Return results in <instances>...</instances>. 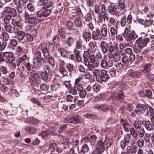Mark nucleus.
I'll use <instances>...</instances> for the list:
<instances>
[{"label":"nucleus","instance_id":"a878e982","mask_svg":"<svg viewBox=\"0 0 154 154\" xmlns=\"http://www.w3.org/2000/svg\"><path fill=\"white\" fill-rule=\"evenodd\" d=\"M95 45L93 42H89L87 47V50L89 51L90 53L94 52Z\"/></svg>","mask_w":154,"mask_h":154},{"label":"nucleus","instance_id":"a19ab883","mask_svg":"<svg viewBox=\"0 0 154 154\" xmlns=\"http://www.w3.org/2000/svg\"><path fill=\"white\" fill-rule=\"evenodd\" d=\"M66 42L68 46L71 47L73 44L74 41L73 38L69 37L66 40Z\"/></svg>","mask_w":154,"mask_h":154},{"label":"nucleus","instance_id":"a18cd8bd","mask_svg":"<svg viewBox=\"0 0 154 154\" xmlns=\"http://www.w3.org/2000/svg\"><path fill=\"white\" fill-rule=\"evenodd\" d=\"M151 66V65L150 64L148 63L145 65L144 66L143 68V72L145 74L147 73V72H149V71L150 70V66Z\"/></svg>","mask_w":154,"mask_h":154},{"label":"nucleus","instance_id":"2eb2a0df","mask_svg":"<svg viewBox=\"0 0 154 154\" xmlns=\"http://www.w3.org/2000/svg\"><path fill=\"white\" fill-rule=\"evenodd\" d=\"M106 9L105 5L104 4L101 5L100 3L99 4H96L94 6V11L95 13L98 14L101 12L102 8L103 7Z\"/></svg>","mask_w":154,"mask_h":154},{"label":"nucleus","instance_id":"79ce46f5","mask_svg":"<svg viewBox=\"0 0 154 154\" xmlns=\"http://www.w3.org/2000/svg\"><path fill=\"white\" fill-rule=\"evenodd\" d=\"M91 18V15L90 14L88 13L85 15L84 17V21L83 23H85V22H90Z\"/></svg>","mask_w":154,"mask_h":154},{"label":"nucleus","instance_id":"bb28decb","mask_svg":"<svg viewBox=\"0 0 154 154\" xmlns=\"http://www.w3.org/2000/svg\"><path fill=\"white\" fill-rule=\"evenodd\" d=\"M110 32L111 36L115 37V36L118 33V29L117 26H116L115 27L113 26H111L110 29Z\"/></svg>","mask_w":154,"mask_h":154},{"label":"nucleus","instance_id":"20e7f679","mask_svg":"<svg viewBox=\"0 0 154 154\" xmlns=\"http://www.w3.org/2000/svg\"><path fill=\"white\" fill-rule=\"evenodd\" d=\"M107 9H105L104 7L102 8L101 12H100L98 15V23H102L103 22L107 21L108 20V17L107 16Z\"/></svg>","mask_w":154,"mask_h":154},{"label":"nucleus","instance_id":"c03bdc74","mask_svg":"<svg viewBox=\"0 0 154 154\" xmlns=\"http://www.w3.org/2000/svg\"><path fill=\"white\" fill-rule=\"evenodd\" d=\"M83 36L86 41H89L91 38V34L88 32H84Z\"/></svg>","mask_w":154,"mask_h":154},{"label":"nucleus","instance_id":"cd10ccee","mask_svg":"<svg viewBox=\"0 0 154 154\" xmlns=\"http://www.w3.org/2000/svg\"><path fill=\"white\" fill-rule=\"evenodd\" d=\"M89 150V147L87 144H85L83 145L81 147L80 154H85V153L87 152Z\"/></svg>","mask_w":154,"mask_h":154},{"label":"nucleus","instance_id":"7ed1b4c3","mask_svg":"<svg viewBox=\"0 0 154 154\" xmlns=\"http://www.w3.org/2000/svg\"><path fill=\"white\" fill-rule=\"evenodd\" d=\"M52 11V9H43L42 7V8L39 11H37L36 15L37 17L39 18L42 17L46 18L51 14Z\"/></svg>","mask_w":154,"mask_h":154},{"label":"nucleus","instance_id":"4468645a","mask_svg":"<svg viewBox=\"0 0 154 154\" xmlns=\"http://www.w3.org/2000/svg\"><path fill=\"white\" fill-rule=\"evenodd\" d=\"M30 74L32 79L37 83L39 84L41 82V78L38 74L31 72H30Z\"/></svg>","mask_w":154,"mask_h":154},{"label":"nucleus","instance_id":"0e129e2a","mask_svg":"<svg viewBox=\"0 0 154 154\" xmlns=\"http://www.w3.org/2000/svg\"><path fill=\"white\" fill-rule=\"evenodd\" d=\"M92 72L93 75L96 77L99 76L100 74V71L98 69H94Z\"/></svg>","mask_w":154,"mask_h":154},{"label":"nucleus","instance_id":"5701e85b","mask_svg":"<svg viewBox=\"0 0 154 154\" xmlns=\"http://www.w3.org/2000/svg\"><path fill=\"white\" fill-rule=\"evenodd\" d=\"M25 33L22 31H20V32L17 35V39L19 42H21L24 39L25 36Z\"/></svg>","mask_w":154,"mask_h":154},{"label":"nucleus","instance_id":"393cba45","mask_svg":"<svg viewBox=\"0 0 154 154\" xmlns=\"http://www.w3.org/2000/svg\"><path fill=\"white\" fill-rule=\"evenodd\" d=\"M58 52L59 53L61 56L63 57H67L68 55V52L64 48H60L58 49Z\"/></svg>","mask_w":154,"mask_h":154},{"label":"nucleus","instance_id":"2f4dec72","mask_svg":"<svg viewBox=\"0 0 154 154\" xmlns=\"http://www.w3.org/2000/svg\"><path fill=\"white\" fill-rule=\"evenodd\" d=\"M82 42V40L80 39L77 40L75 42V48L79 50H82L83 48Z\"/></svg>","mask_w":154,"mask_h":154},{"label":"nucleus","instance_id":"69168bd1","mask_svg":"<svg viewBox=\"0 0 154 154\" xmlns=\"http://www.w3.org/2000/svg\"><path fill=\"white\" fill-rule=\"evenodd\" d=\"M7 63H9L8 65V66L10 69H13L16 68V64L15 63L13 62H10Z\"/></svg>","mask_w":154,"mask_h":154},{"label":"nucleus","instance_id":"9d476101","mask_svg":"<svg viewBox=\"0 0 154 154\" xmlns=\"http://www.w3.org/2000/svg\"><path fill=\"white\" fill-rule=\"evenodd\" d=\"M100 47L103 54H105L107 53L109 47V44L108 43L104 41H103L101 42Z\"/></svg>","mask_w":154,"mask_h":154},{"label":"nucleus","instance_id":"f704fd0d","mask_svg":"<svg viewBox=\"0 0 154 154\" xmlns=\"http://www.w3.org/2000/svg\"><path fill=\"white\" fill-rule=\"evenodd\" d=\"M66 68L69 72V75H71V73L73 71L74 66L70 63H67L66 65Z\"/></svg>","mask_w":154,"mask_h":154},{"label":"nucleus","instance_id":"4d7b16f0","mask_svg":"<svg viewBox=\"0 0 154 154\" xmlns=\"http://www.w3.org/2000/svg\"><path fill=\"white\" fill-rule=\"evenodd\" d=\"M100 32L103 37H105L107 36L108 32L106 27H104L101 29L100 30Z\"/></svg>","mask_w":154,"mask_h":154},{"label":"nucleus","instance_id":"680f3d73","mask_svg":"<svg viewBox=\"0 0 154 154\" xmlns=\"http://www.w3.org/2000/svg\"><path fill=\"white\" fill-rule=\"evenodd\" d=\"M5 31L10 33H12V26L10 25H7L5 26Z\"/></svg>","mask_w":154,"mask_h":154},{"label":"nucleus","instance_id":"9b49d317","mask_svg":"<svg viewBox=\"0 0 154 154\" xmlns=\"http://www.w3.org/2000/svg\"><path fill=\"white\" fill-rule=\"evenodd\" d=\"M100 76V81L104 82H107L109 78L107 71L105 70H102L101 71Z\"/></svg>","mask_w":154,"mask_h":154},{"label":"nucleus","instance_id":"f3484780","mask_svg":"<svg viewBox=\"0 0 154 154\" xmlns=\"http://www.w3.org/2000/svg\"><path fill=\"white\" fill-rule=\"evenodd\" d=\"M11 24L13 25L17 26L20 29H22L23 27V23L22 22L14 19H12Z\"/></svg>","mask_w":154,"mask_h":154},{"label":"nucleus","instance_id":"f03ea898","mask_svg":"<svg viewBox=\"0 0 154 154\" xmlns=\"http://www.w3.org/2000/svg\"><path fill=\"white\" fill-rule=\"evenodd\" d=\"M112 144V140L109 138H106L103 142L99 141L97 143V149L101 153L103 152L105 149V148H108Z\"/></svg>","mask_w":154,"mask_h":154},{"label":"nucleus","instance_id":"ddd939ff","mask_svg":"<svg viewBox=\"0 0 154 154\" xmlns=\"http://www.w3.org/2000/svg\"><path fill=\"white\" fill-rule=\"evenodd\" d=\"M138 150L137 147L128 146L127 147L126 153L127 154H133L135 153Z\"/></svg>","mask_w":154,"mask_h":154},{"label":"nucleus","instance_id":"0eeeda50","mask_svg":"<svg viewBox=\"0 0 154 154\" xmlns=\"http://www.w3.org/2000/svg\"><path fill=\"white\" fill-rule=\"evenodd\" d=\"M3 57L4 58V61L6 63L13 62L14 60L13 53L10 52H6L3 53L2 54Z\"/></svg>","mask_w":154,"mask_h":154},{"label":"nucleus","instance_id":"6e6d98bb","mask_svg":"<svg viewBox=\"0 0 154 154\" xmlns=\"http://www.w3.org/2000/svg\"><path fill=\"white\" fill-rule=\"evenodd\" d=\"M11 18V17L10 15L8 14L4 17L3 21L5 24H8L9 23V22Z\"/></svg>","mask_w":154,"mask_h":154},{"label":"nucleus","instance_id":"bf43d9fd","mask_svg":"<svg viewBox=\"0 0 154 154\" xmlns=\"http://www.w3.org/2000/svg\"><path fill=\"white\" fill-rule=\"evenodd\" d=\"M114 66L118 70H121L122 69L123 67V65L120 62L116 63Z\"/></svg>","mask_w":154,"mask_h":154},{"label":"nucleus","instance_id":"58836bf2","mask_svg":"<svg viewBox=\"0 0 154 154\" xmlns=\"http://www.w3.org/2000/svg\"><path fill=\"white\" fill-rule=\"evenodd\" d=\"M92 88L94 92H98L100 90V85L98 83H95L93 86Z\"/></svg>","mask_w":154,"mask_h":154},{"label":"nucleus","instance_id":"49530a36","mask_svg":"<svg viewBox=\"0 0 154 154\" xmlns=\"http://www.w3.org/2000/svg\"><path fill=\"white\" fill-rule=\"evenodd\" d=\"M83 116L86 118L92 119H95L97 118L96 115L86 113L84 114Z\"/></svg>","mask_w":154,"mask_h":154},{"label":"nucleus","instance_id":"c85d7f7f","mask_svg":"<svg viewBox=\"0 0 154 154\" xmlns=\"http://www.w3.org/2000/svg\"><path fill=\"white\" fill-rule=\"evenodd\" d=\"M100 36L99 31L97 29L93 31L92 34V38L94 40H97Z\"/></svg>","mask_w":154,"mask_h":154},{"label":"nucleus","instance_id":"603ef678","mask_svg":"<svg viewBox=\"0 0 154 154\" xmlns=\"http://www.w3.org/2000/svg\"><path fill=\"white\" fill-rule=\"evenodd\" d=\"M58 32L60 36L63 38L66 37V33L63 29H59Z\"/></svg>","mask_w":154,"mask_h":154},{"label":"nucleus","instance_id":"052dcab7","mask_svg":"<svg viewBox=\"0 0 154 154\" xmlns=\"http://www.w3.org/2000/svg\"><path fill=\"white\" fill-rule=\"evenodd\" d=\"M32 25L27 23H26V24L24 25V29L26 31H30L32 29Z\"/></svg>","mask_w":154,"mask_h":154},{"label":"nucleus","instance_id":"a211bd4d","mask_svg":"<svg viewBox=\"0 0 154 154\" xmlns=\"http://www.w3.org/2000/svg\"><path fill=\"white\" fill-rule=\"evenodd\" d=\"M129 77L134 78H138L142 75L140 72L134 71H129L128 73Z\"/></svg>","mask_w":154,"mask_h":154},{"label":"nucleus","instance_id":"09e8293b","mask_svg":"<svg viewBox=\"0 0 154 154\" xmlns=\"http://www.w3.org/2000/svg\"><path fill=\"white\" fill-rule=\"evenodd\" d=\"M145 77L149 79L150 81L153 80L154 79L153 75L150 72H147L145 74Z\"/></svg>","mask_w":154,"mask_h":154},{"label":"nucleus","instance_id":"e433bc0d","mask_svg":"<svg viewBox=\"0 0 154 154\" xmlns=\"http://www.w3.org/2000/svg\"><path fill=\"white\" fill-rule=\"evenodd\" d=\"M50 74L49 73H46L45 72H42L40 73V75L42 79L45 81H47L48 80V75Z\"/></svg>","mask_w":154,"mask_h":154},{"label":"nucleus","instance_id":"de8ad7c7","mask_svg":"<svg viewBox=\"0 0 154 154\" xmlns=\"http://www.w3.org/2000/svg\"><path fill=\"white\" fill-rule=\"evenodd\" d=\"M44 72L51 74V67L50 66L46 65L43 67Z\"/></svg>","mask_w":154,"mask_h":154},{"label":"nucleus","instance_id":"6e6552de","mask_svg":"<svg viewBox=\"0 0 154 154\" xmlns=\"http://www.w3.org/2000/svg\"><path fill=\"white\" fill-rule=\"evenodd\" d=\"M8 13L9 14V15L13 17L15 16L17 14V12L15 8L8 6L5 7L2 12L3 13Z\"/></svg>","mask_w":154,"mask_h":154},{"label":"nucleus","instance_id":"5fc2aeb1","mask_svg":"<svg viewBox=\"0 0 154 154\" xmlns=\"http://www.w3.org/2000/svg\"><path fill=\"white\" fill-rule=\"evenodd\" d=\"M133 125L136 129H140L142 126L141 123L137 120L133 122Z\"/></svg>","mask_w":154,"mask_h":154},{"label":"nucleus","instance_id":"72a5a7b5","mask_svg":"<svg viewBox=\"0 0 154 154\" xmlns=\"http://www.w3.org/2000/svg\"><path fill=\"white\" fill-rule=\"evenodd\" d=\"M58 71L59 73L62 75V76L64 77L67 75V70L65 68V67L58 68Z\"/></svg>","mask_w":154,"mask_h":154},{"label":"nucleus","instance_id":"774afa93","mask_svg":"<svg viewBox=\"0 0 154 154\" xmlns=\"http://www.w3.org/2000/svg\"><path fill=\"white\" fill-rule=\"evenodd\" d=\"M10 43L12 47L16 46L18 44V42L17 40L15 39H10Z\"/></svg>","mask_w":154,"mask_h":154},{"label":"nucleus","instance_id":"f257e3e1","mask_svg":"<svg viewBox=\"0 0 154 154\" xmlns=\"http://www.w3.org/2000/svg\"><path fill=\"white\" fill-rule=\"evenodd\" d=\"M114 44H111L109 45L108 57L109 59L112 58L114 62H116L120 60L121 57L119 51L118 44L114 43Z\"/></svg>","mask_w":154,"mask_h":154},{"label":"nucleus","instance_id":"b1692460","mask_svg":"<svg viewBox=\"0 0 154 154\" xmlns=\"http://www.w3.org/2000/svg\"><path fill=\"white\" fill-rule=\"evenodd\" d=\"M138 37V35L135 33L133 34L130 33L127 35L126 40L127 41H130L137 38Z\"/></svg>","mask_w":154,"mask_h":154},{"label":"nucleus","instance_id":"39448f33","mask_svg":"<svg viewBox=\"0 0 154 154\" xmlns=\"http://www.w3.org/2000/svg\"><path fill=\"white\" fill-rule=\"evenodd\" d=\"M136 108L138 111L144 116H147L149 113L148 105L147 104L139 103L136 106Z\"/></svg>","mask_w":154,"mask_h":154},{"label":"nucleus","instance_id":"3c124183","mask_svg":"<svg viewBox=\"0 0 154 154\" xmlns=\"http://www.w3.org/2000/svg\"><path fill=\"white\" fill-rule=\"evenodd\" d=\"M130 132L132 136L134 138L137 136L138 134L137 131L133 127H131L130 129Z\"/></svg>","mask_w":154,"mask_h":154},{"label":"nucleus","instance_id":"e2e57ef3","mask_svg":"<svg viewBox=\"0 0 154 154\" xmlns=\"http://www.w3.org/2000/svg\"><path fill=\"white\" fill-rule=\"evenodd\" d=\"M27 8L30 11L32 12L35 10V7L31 3H28L27 5Z\"/></svg>","mask_w":154,"mask_h":154},{"label":"nucleus","instance_id":"1a4fd4ad","mask_svg":"<svg viewBox=\"0 0 154 154\" xmlns=\"http://www.w3.org/2000/svg\"><path fill=\"white\" fill-rule=\"evenodd\" d=\"M84 61L85 65L87 66L89 70L91 71H93L94 68L97 67L99 65V63L97 62H96L93 64H90L89 61L88 59H84Z\"/></svg>","mask_w":154,"mask_h":154},{"label":"nucleus","instance_id":"4be33fe9","mask_svg":"<svg viewBox=\"0 0 154 154\" xmlns=\"http://www.w3.org/2000/svg\"><path fill=\"white\" fill-rule=\"evenodd\" d=\"M54 5V3L51 1H47L45 2L42 7L43 9L51 8H53Z\"/></svg>","mask_w":154,"mask_h":154},{"label":"nucleus","instance_id":"423d86ee","mask_svg":"<svg viewBox=\"0 0 154 154\" xmlns=\"http://www.w3.org/2000/svg\"><path fill=\"white\" fill-rule=\"evenodd\" d=\"M45 64L46 61L45 59L43 58H40V59H38L37 58H35L33 60V65L34 68L35 69L39 70L40 69L41 67V63Z\"/></svg>","mask_w":154,"mask_h":154},{"label":"nucleus","instance_id":"6ab92c4d","mask_svg":"<svg viewBox=\"0 0 154 154\" xmlns=\"http://www.w3.org/2000/svg\"><path fill=\"white\" fill-rule=\"evenodd\" d=\"M143 124L147 131H151L153 130L152 126L149 121H144Z\"/></svg>","mask_w":154,"mask_h":154},{"label":"nucleus","instance_id":"473e14b6","mask_svg":"<svg viewBox=\"0 0 154 154\" xmlns=\"http://www.w3.org/2000/svg\"><path fill=\"white\" fill-rule=\"evenodd\" d=\"M26 55H23V56L19 58L18 59H17L16 61V64L17 65V66L19 67L20 66V65L21 63L24 61L26 60Z\"/></svg>","mask_w":154,"mask_h":154},{"label":"nucleus","instance_id":"f8f14e48","mask_svg":"<svg viewBox=\"0 0 154 154\" xmlns=\"http://www.w3.org/2000/svg\"><path fill=\"white\" fill-rule=\"evenodd\" d=\"M123 93L122 92H120L119 93L113 94L111 96V98L113 100H119V101L121 102L123 100Z\"/></svg>","mask_w":154,"mask_h":154},{"label":"nucleus","instance_id":"37998d69","mask_svg":"<svg viewBox=\"0 0 154 154\" xmlns=\"http://www.w3.org/2000/svg\"><path fill=\"white\" fill-rule=\"evenodd\" d=\"M1 35L2 36V39L4 42H6L9 39L10 36L7 33L4 32Z\"/></svg>","mask_w":154,"mask_h":154},{"label":"nucleus","instance_id":"c9c22d12","mask_svg":"<svg viewBox=\"0 0 154 154\" xmlns=\"http://www.w3.org/2000/svg\"><path fill=\"white\" fill-rule=\"evenodd\" d=\"M26 130L27 132L30 134L35 133L36 131L35 128L29 126L26 127Z\"/></svg>","mask_w":154,"mask_h":154},{"label":"nucleus","instance_id":"8fccbe9b","mask_svg":"<svg viewBox=\"0 0 154 154\" xmlns=\"http://www.w3.org/2000/svg\"><path fill=\"white\" fill-rule=\"evenodd\" d=\"M0 72L3 75H6L8 72L7 68L4 66H2L0 67Z\"/></svg>","mask_w":154,"mask_h":154},{"label":"nucleus","instance_id":"412c9836","mask_svg":"<svg viewBox=\"0 0 154 154\" xmlns=\"http://www.w3.org/2000/svg\"><path fill=\"white\" fill-rule=\"evenodd\" d=\"M40 19L37 18L36 17H31L28 21V23L31 24H36L39 23Z\"/></svg>","mask_w":154,"mask_h":154},{"label":"nucleus","instance_id":"7c9ffc66","mask_svg":"<svg viewBox=\"0 0 154 154\" xmlns=\"http://www.w3.org/2000/svg\"><path fill=\"white\" fill-rule=\"evenodd\" d=\"M116 5H115L114 7L112 6L111 5H109L107 7L109 13L112 15H114L116 14Z\"/></svg>","mask_w":154,"mask_h":154},{"label":"nucleus","instance_id":"c756f323","mask_svg":"<svg viewBox=\"0 0 154 154\" xmlns=\"http://www.w3.org/2000/svg\"><path fill=\"white\" fill-rule=\"evenodd\" d=\"M125 4L124 3H120L118 6H116V12H119L123 10L125 8Z\"/></svg>","mask_w":154,"mask_h":154},{"label":"nucleus","instance_id":"338daca9","mask_svg":"<svg viewBox=\"0 0 154 154\" xmlns=\"http://www.w3.org/2000/svg\"><path fill=\"white\" fill-rule=\"evenodd\" d=\"M75 25L77 26H80L82 25V21L79 18H76L74 21Z\"/></svg>","mask_w":154,"mask_h":154},{"label":"nucleus","instance_id":"864d4df0","mask_svg":"<svg viewBox=\"0 0 154 154\" xmlns=\"http://www.w3.org/2000/svg\"><path fill=\"white\" fill-rule=\"evenodd\" d=\"M137 133L140 137H143L145 134V130L143 128H140V129L137 131Z\"/></svg>","mask_w":154,"mask_h":154},{"label":"nucleus","instance_id":"aec40b11","mask_svg":"<svg viewBox=\"0 0 154 154\" xmlns=\"http://www.w3.org/2000/svg\"><path fill=\"white\" fill-rule=\"evenodd\" d=\"M121 122L125 131L126 132H128L130 129L129 124L123 119H121Z\"/></svg>","mask_w":154,"mask_h":154},{"label":"nucleus","instance_id":"ea45409f","mask_svg":"<svg viewBox=\"0 0 154 154\" xmlns=\"http://www.w3.org/2000/svg\"><path fill=\"white\" fill-rule=\"evenodd\" d=\"M72 123L74 124L80 122L81 118L77 115H74L72 116Z\"/></svg>","mask_w":154,"mask_h":154},{"label":"nucleus","instance_id":"4c0bfd02","mask_svg":"<svg viewBox=\"0 0 154 154\" xmlns=\"http://www.w3.org/2000/svg\"><path fill=\"white\" fill-rule=\"evenodd\" d=\"M25 41L26 42H31L33 40V36L29 33L25 35Z\"/></svg>","mask_w":154,"mask_h":154},{"label":"nucleus","instance_id":"13d9d810","mask_svg":"<svg viewBox=\"0 0 154 154\" xmlns=\"http://www.w3.org/2000/svg\"><path fill=\"white\" fill-rule=\"evenodd\" d=\"M143 39L142 37H139L135 41V43L141 47H143Z\"/></svg>","mask_w":154,"mask_h":154},{"label":"nucleus","instance_id":"dca6fc26","mask_svg":"<svg viewBox=\"0 0 154 154\" xmlns=\"http://www.w3.org/2000/svg\"><path fill=\"white\" fill-rule=\"evenodd\" d=\"M124 139L127 143H130L131 144H134L136 141L135 138L131 139V136L129 134H127L124 137Z\"/></svg>","mask_w":154,"mask_h":154}]
</instances>
